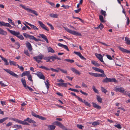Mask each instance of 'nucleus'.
Returning <instances> with one entry per match:
<instances>
[{
    "mask_svg": "<svg viewBox=\"0 0 130 130\" xmlns=\"http://www.w3.org/2000/svg\"><path fill=\"white\" fill-rule=\"evenodd\" d=\"M19 6L20 7H21L22 8L27 10V11L33 13L36 15H38V14L34 10H32L31 9L27 8L26 6H25L22 4H20Z\"/></svg>",
    "mask_w": 130,
    "mask_h": 130,
    "instance_id": "1",
    "label": "nucleus"
},
{
    "mask_svg": "<svg viewBox=\"0 0 130 130\" xmlns=\"http://www.w3.org/2000/svg\"><path fill=\"white\" fill-rule=\"evenodd\" d=\"M65 29L69 33L71 34L72 35L76 36H82L81 34L79 32H78L74 31L72 30L69 29L67 27H64Z\"/></svg>",
    "mask_w": 130,
    "mask_h": 130,
    "instance_id": "2",
    "label": "nucleus"
},
{
    "mask_svg": "<svg viewBox=\"0 0 130 130\" xmlns=\"http://www.w3.org/2000/svg\"><path fill=\"white\" fill-rule=\"evenodd\" d=\"M44 56L42 54H39L37 56H35L33 57V58L38 63L40 62H42V61L41 60L43 59Z\"/></svg>",
    "mask_w": 130,
    "mask_h": 130,
    "instance_id": "3",
    "label": "nucleus"
},
{
    "mask_svg": "<svg viewBox=\"0 0 130 130\" xmlns=\"http://www.w3.org/2000/svg\"><path fill=\"white\" fill-rule=\"evenodd\" d=\"M58 82H61L62 83H57V85L59 86L64 87H67V83H63L64 82V81L62 79H57Z\"/></svg>",
    "mask_w": 130,
    "mask_h": 130,
    "instance_id": "4",
    "label": "nucleus"
},
{
    "mask_svg": "<svg viewBox=\"0 0 130 130\" xmlns=\"http://www.w3.org/2000/svg\"><path fill=\"white\" fill-rule=\"evenodd\" d=\"M116 81V79L114 78H109L107 77L105 79H104L102 81V82L103 83H108V82H115Z\"/></svg>",
    "mask_w": 130,
    "mask_h": 130,
    "instance_id": "5",
    "label": "nucleus"
},
{
    "mask_svg": "<svg viewBox=\"0 0 130 130\" xmlns=\"http://www.w3.org/2000/svg\"><path fill=\"white\" fill-rule=\"evenodd\" d=\"M4 70L7 73L14 77L17 78L18 77V75H17L14 72H13L12 71H11L10 70L8 69H4Z\"/></svg>",
    "mask_w": 130,
    "mask_h": 130,
    "instance_id": "6",
    "label": "nucleus"
},
{
    "mask_svg": "<svg viewBox=\"0 0 130 130\" xmlns=\"http://www.w3.org/2000/svg\"><path fill=\"white\" fill-rule=\"evenodd\" d=\"M34 74L37 75L38 77L40 79L45 80V77L43 74L41 72L38 71L36 73H34Z\"/></svg>",
    "mask_w": 130,
    "mask_h": 130,
    "instance_id": "7",
    "label": "nucleus"
},
{
    "mask_svg": "<svg viewBox=\"0 0 130 130\" xmlns=\"http://www.w3.org/2000/svg\"><path fill=\"white\" fill-rule=\"evenodd\" d=\"M38 23L40 27L43 29L47 31H49L48 28L42 22L39 21H38Z\"/></svg>",
    "mask_w": 130,
    "mask_h": 130,
    "instance_id": "8",
    "label": "nucleus"
},
{
    "mask_svg": "<svg viewBox=\"0 0 130 130\" xmlns=\"http://www.w3.org/2000/svg\"><path fill=\"white\" fill-rule=\"evenodd\" d=\"M54 124L57 125L59 126L61 128L63 129L64 130H68L67 128H66L61 123L58 121H55L54 123Z\"/></svg>",
    "mask_w": 130,
    "mask_h": 130,
    "instance_id": "9",
    "label": "nucleus"
},
{
    "mask_svg": "<svg viewBox=\"0 0 130 130\" xmlns=\"http://www.w3.org/2000/svg\"><path fill=\"white\" fill-rule=\"evenodd\" d=\"M31 114L34 117L37 118H38L40 119L41 120H46V118H45L41 116L37 115L34 112H32Z\"/></svg>",
    "mask_w": 130,
    "mask_h": 130,
    "instance_id": "10",
    "label": "nucleus"
},
{
    "mask_svg": "<svg viewBox=\"0 0 130 130\" xmlns=\"http://www.w3.org/2000/svg\"><path fill=\"white\" fill-rule=\"evenodd\" d=\"M13 35L16 36L21 40H23L24 39V37L22 35H21L19 32L15 31Z\"/></svg>",
    "mask_w": 130,
    "mask_h": 130,
    "instance_id": "11",
    "label": "nucleus"
},
{
    "mask_svg": "<svg viewBox=\"0 0 130 130\" xmlns=\"http://www.w3.org/2000/svg\"><path fill=\"white\" fill-rule=\"evenodd\" d=\"M95 55L96 57L101 61L104 63V62L103 60V56L100 54L95 53Z\"/></svg>",
    "mask_w": 130,
    "mask_h": 130,
    "instance_id": "12",
    "label": "nucleus"
},
{
    "mask_svg": "<svg viewBox=\"0 0 130 130\" xmlns=\"http://www.w3.org/2000/svg\"><path fill=\"white\" fill-rule=\"evenodd\" d=\"M114 90L117 92H120L121 93H123L124 91V89L122 87H115L114 88Z\"/></svg>",
    "mask_w": 130,
    "mask_h": 130,
    "instance_id": "13",
    "label": "nucleus"
},
{
    "mask_svg": "<svg viewBox=\"0 0 130 130\" xmlns=\"http://www.w3.org/2000/svg\"><path fill=\"white\" fill-rule=\"evenodd\" d=\"M0 26L2 27L3 26L4 27H10L11 26V25L8 23H5L3 21H0Z\"/></svg>",
    "mask_w": 130,
    "mask_h": 130,
    "instance_id": "14",
    "label": "nucleus"
},
{
    "mask_svg": "<svg viewBox=\"0 0 130 130\" xmlns=\"http://www.w3.org/2000/svg\"><path fill=\"white\" fill-rule=\"evenodd\" d=\"M25 44L27 48L29 51H31L32 50V47L30 43L28 42H27Z\"/></svg>",
    "mask_w": 130,
    "mask_h": 130,
    "instance_id": "15",
    "label": "nucleus"
},
{
    "mask_svg": "<svg viewBox=\"0 0 130 130\" xmlns=\"http://www.w3.org/2000/svg\"><path fill=\"white\" fill-rule=\"evenodd\" d=\"M79 101L82 103H84L85 105L89 107H90L91 106V105L90 103H89L88 102L86 101L85 100H83L81 98H80Z\"/></svg>",
    "mask_w": 130,
    "mask_h": 130,
    "instance_id": "16",
    "label": "nucleus"
},
{
    "mask_svg": "<svg viewBox=\"0 0 130 130\" xmlns=\"http://www.w3.org/2000/svg\"><path fill=\"white\" fill-rule=\"evenodd\" d=\"M118 48L119 50L124 53H127L130 54V51L128 50H127L125 49L124 48L121 47L120 46L118 47Z\"/></svg>",
    "mask_w": 130,
    "mask_h": 130,
    "instance_id": "17",
    "label": "nucleus"
},
{
    "mask_svg": "<svg viewBox=\"0 0 130 130\" xmlns=\"http://www.w3.org/2000/svg\"><path fill=\"white\" fill-rule=\"evenodd\" d=\"M40 36L45 41L46 43H48V41L47 39V37L43 34H40Z\"/></svg>",
    "mask_w": 130,
    "mask_h": 130,
    "instance_id": "18",
    "label": "nucleus"
},
{
    "mask_svg": "<svg viewBox=\"0 0 130 130\" xmlns=\"http://www.w3.org/2000/svg\"><path fill=\"white\" fill-rule=\"evenodd\" d=\"M26 120V119H25L23 121H22L21 120H19V123L21 124H22L23 125H29V124L26 121H27Z\"/></svg>",
    "mask_w": 130,
    "mask_h": 130,
    "instance_id": "19",
    "label": "nucleus"
},
{
    "mask_svg": "<svg viewBox=\"0 0 130 130\" xmlns=\"http://www.w3.org/2000/svg\"><path fill=\"white\" fill-rule=\"evenodd\" d=\"M71 69L73 72L75 73L76 74L79 75L80 74L79 72L74 68L71 67Z\"/></svg>",
    "mask_w": 130,
    "mask_h": 130,
    "instance_id": "20",
    "label": "nucleus"
},
{
    "mask_svg": "<svg viewBox=\"0 0 130 130\" xmlns=\"http://www.w3.org/2000/svg\"><path fill=\"white\" fill-rule=\"evenodd\" d=\"M28 38H29L30 39L33 40L36 42H38L39 40V39H37L33 36L29 35Z\"/></svg>",
    "mask_w": 130,
    "mask_h": 130,
    "instance_id": "21",
    "label": "nucleus"
},
{
    "mask_svg": "<svg viewBox=\"0 0 130 130\" xmlns=\"http://www.w3.org/2000/svg\"><path fill=\"white\" fill-rule=\"evenodd\" d=\"M7 34V32L1 28H0V34L4 35H6Z\"/></svg>",
    "mask_w": 130,
    "mask_h": 130,
    "instance_id": "22",
    "label": "nucleus"
},
{
    "mask_svg": "<svg viewBox=\"0 0 130 130\" xmlns=\"http://www.w3.org/2000/svg\"><path fill=\"white\" fill-rule=\"evenodd\" d=\"M92 69L96 71L99 72L101 73L104 72L103 70L98 68L96 67H93Z\"/></svg>",
    "mask_w": 130,
    "mask_h": 130,
    "instance_id": "23",
    "label": "nucleus"
},
{
    "mask_svg": "<svg viewBox=\"0 0 130 130\" xmlns=\"http://www.w3.org/2000/svg\"><path fill=\"white\" fill-rule=\"evenodd\" d=\"M28 122L30 123H32L33 124L35 123L36 122L32 120L29 118H27L26 119V120Z\"/></svg>",
    "mask_w": 130,
    "mask_h": 130,
    "instance_id": "24",
    "label": "nucleus"
},
{
    "mask_svg": "<svg viewBox=\"0 0 130 130\" xmlns=\"http://www.w3.org/2000/svg\"><path fill=\"white\" fill-rule=\"evenodd\" d=\"M21 82L24 87L25 88L27 86L26 85L25 80L23 78L21 79Z\"/></svg>",
    "mask_w": 130,
    "mask_h": 130,
    "instance_id": "25",
    "label": "nucleus"
},
{
    "mask_svg": "<svg viewBox=\"0 0 130 130\" xmlns=\"http://www.w3.org/2000/svg\"><path fill=\"white\" fill-rule=\"evenodd\" d=\"M92 104L94 107L99 109H100L101 108V107L95 103L92 102Z\"/></svg>",
    "mask_w": 130,
    "mask_h": 130,
    "instance_id": "26",
    "label": "nucleus"
},
{
    "mask_svg": "<svg viewBox=\"0 0 130 130\" xmlns=\"http://www.w3.org/2000/svg\"><path fill=\"white\" fill-rule=\"evenodd\" d=\"M49 130H52L54 129L56 126L54 125H51L47 126Z\"/></svg>",
    "mask_w": 130,
    "mask_h": 130,
    "instance_id": "27",
    "label": "nucleus"
},
{
    "mask_svg": "<svg viewBox=\"0 0 130 130\" xmlns=\"http://www.w3.org/2000/svg\"><path fill=\"white\" fill-rule=\"evenodd\" d=\"M91 63L96 67L99 66H100V64L97 62L96 61L94 60H92L91 61Z\"/></svg>",
    "mask_w": 130,
    "mask_h": 130,
    "instance_id": "28",
    "label": "nucleus"
},
{
    "mask_svg": "<svg viewBox=\"0 0 130 130\" xmlns=\"http://www.w3.org/2000/svg\"><path fill=\"white\" fill-rule=\"evenodd\" d=\"M102 74L97 73V77H105L106 75L104 74V72L103 73H101Z\"/></svg>",
    "mask_w": 130,
    "mask_h": 130,
    "instance_id": "29",
    "label": "nucleus"
},
{
    "mask_svg": "<svg viewBox=\"0 0 130 130\" xmlns=\"http://www.w3.org/2000/svg\"><path fill=\"white\" fill-rule=\"evenodd\" d=\"M49 15L52 18H57L58 15L56 14L51 13Z\"/></svg>",
    "mask_w": 130,
    "mask_h": 130,
    "instance_id": "30",
    "label": "nucleus"
},
{
    "mask_svg": "<svg viewBox=\"0 0 130 130\" xmlns=\"http://www.w3.org/2000/svg\"><path fill=\"white\" fill-rule=\"evenodd\" d=\"M57 69H59V70H60L62 72L66 74H67V71L66 70H64L62 69L59 68H57Z\"/></svg>",
    "mask_w": 130,
    "mask_h": 130,
    "instance_id": "31",
    "label": "nucleus"
},
{
    "mask_svg": "<svg viewBox=\"0 0 130 130\" xmlns=\"http://www.w3.org/2000/svg\"><path fill=\"white\" fill-rule=\"evenodd\" d=\"M50 56L46 57H43V59L44 60H46L47 62H51V61L50 60Z\"/></svg>",
    "mask_w": 130,
    "mask_h": 130,
    "instance_id": "32",
    "label": "nucleus"
},
{
    "mask_svg": "<svg viewBox=\"0 0 130 130\" xmlns=\"http://www.w3.org/2000/svg\"><path fill=\"white\" fill-rule=\"evenodd\" d=\"M2 60H3L5 63V64L6 65H8L9 64V63L8 62L6 58L4 57H2Z\"/></svg>",
    "mask_w": 130,
    "mask_h": 130,
    "instance_id": "33",
    "label": "nucleus"
},
{
    "mask_svg": "<svg viewBox=\"0 0 130 130\" xmlns=\"http://www.w3.org/2000/svg\"><path fill=\"white\" fill-rule=\"evenodd\" d=\"M2 60H3L5 63V64L6 65H8L9 64V63L8 62L6 58L4 57H2Z\"/></svg>",
    "mask_w": 130,
    "mask_h": 130,
    "instance_id": "34",
    "label": "nucleus"
},
{
    "mask_svg": "<svg viewBox=\"0 0 130 130\" xmlns=\"http://www.w3.org/2000/svg\"><path fill=\"white\" fill-rule=\"evenodd\" d=\"M2 60H3L5 63V64L6 65H8L9 64V63L8 62L6 58L4 57H2Z\"/></svg>",
    "mask_w": 130,
    "mask_h": 130,
    "instance_id": "35",
    "label": "nucleus"
},
{
    "mask_svg": "<svg viewBox=\"0 0 130 130\" xmlns=\"http://www.w3.org/2000/svg\"><path fill=\"white\" fill-rule=\"evenodd\" d=\"M30 26L31 28L33 29L34 30H38V28H37L36 26L34 25L31 24Z\"/></svg>",
    "mask_w": 130,
    "mask_h": 130,
    "instance_id": "36",
    "label": "nucleus"
},
{
    "mask_svg": "<svg viewBox=\"0 0 130 130\" xmlns=\"http://www.w3.org/2000/svg\"><path fill=\"white\" fill-rule=\"evenodd\" d=\"M48 51L49 52H51L52 53H54L55 52L54 51L51 47H49L47 48Z\"/></svg>",
    "mask_w": 130,
    "mask_h": 130,
    "instance_id": "37",
    "label": "nucleus"
},
{
    "mask_svg": "<svg viewBox=\"0 0 130 130\" xmlns=\"http://www.w3.org/2000/svg\"><path fill=\"white\" fill-rule=\"evenodd\" d=\"M48 81V79H47L46 82H44L46 86V87L47 89H49L50 85Z\"/></svg>",
    "mask_w": 130,
    "mask_h": 130,
    "instance_id": "38",
    "label": "nucleus"
},
{
    "mask_svg": "<svg viewBox=\"0 0 130 130\" xmlns=\"http://www.w3.org/2000/svg\"><path fill=\"white\" fill-rule=\"evenodd\" d=\"M70 94H72V95L75 96V98H77L78 101L79 100H80V98H81L80 97H79V96H77L76 94H75L74 93H73V92H71L70 93Z\"/></svg>",
    "mask_w": 130,
    "mask_h": 130,
    "instance_id": "39",
    "label": "nucleus"
},
{
    "mask_svg": "<svg viewBox=\"0 0 130 130\" xmlns=\"http://www.w3.org/2000/svg\"><path fill=\"white\" fill-rule=\"evenodd\" d=\"M96 98L99 102L100 103H101L102 102V99L100 96L97 95Z\"/></svg>",
    "mask_w": 130,
    "mask_h": 130,
    "instance_id": "40",
    "label": "nucleus"
},
{
    "mask_svg": "<svg viewBox=\"0 0 130 130\" xmlns=\"http://www.w3.org/2000/svg\"><path fill=\"white\" fill-rule=\"evenodd\" d=\"M8 20L9 22L13 26H15L14 23L12 22V21L11 19L9 18H8Z\"/></svg>",
    "mask_w": 130,
    "mask_h": 130,
    "instance_id": "41",
    "label": "nucleus"
},
{
    "mask_svg": "<svg viewBox=\"0 0 130 130\" xmlns=\"http://www.w3.org/2000/svg\"><path fill=\"white\" fill-rule=\"evenodd\" d=\"M9 63L10 65H13L14 66H17V64H16V63L14 61H12L11 60H9Z\"/></svg>",
    "mask_w": 130,
    "mask_h": 130,
    "instance_id": "42",
    "label": "nucleus"
},
{
    "mask_svg": "<svg viewBox=\"0 0 130 130\" xmlns=\"http://www.w3.org/2000/svg\"><path fill=\"white\" fill-rule=\"evenodd\" d=\"M125 40L126 41V43L127 44L130 45V40H129L128 38L125 37Z\"/></svg>",
    "mask_w": 130,
    "mask_h": 130,
    "instance_id": "43",
    "label": "nucleus"
},
{
    "mask_svg": "<svg viewBox=\"0 0 130 130\" xmlns=\"http://www.w3.org/2000/svg\"><path fill=\"white\" fill-rule=\"evenodd\" d=\"M8 118V117L4 118L0 120V123H3Z\"/></svg>",
    "mask_w": 130,
    "mask_h": 130,
    "instance_id": "44",
    "label": "nucleus"
},
{
    "mask_svg": "<svg viewBox=\"0 0 130 130\" xmlns=\"http://www.w3.org/2000/svg\"><path fill=\"white\" fill-rule=\"evenodd\" d=\"M39 68L43 69H44V70H50V69L46 67H45L43 66H40L39 67Z\"/></svg>",
    "mask_w": 130,
    "mask_h": 130,
    "instance_id": "45",
    "label": "nucleus"
},
{
    "mask_svg": "<svg viewBox=\"0 0 130 130\" xmlns=\"http://www.w3.org/2000/svg\"><path fill=\"white\" fill-rule=\"evenodd\" d=\"M97 73L92 72H89V74L92 76L97 77Z\"/></svg>",
    "mask_w": 130,
    "mask_h": 130,
    "instance_id": "46",
    "label": "nucleus"
},
{
    "mask_svg": "<svg viewBox=\"0 0 130 130\" xmlns=\"http://www.w3.org/2000/svg\"><path fill=\"white\" fill-rule=\"evenodd\" d=\"M10 120H13L15 121L16 122L19 123V120L17 119L14 118H11L10 119Z\"/></svg>",
    "mask_w": 130,
    "mask_h": 130,
    "instance_id": "47",
    "label": "nucleus"
},
{
    "mask_svg": "<svg viewBox=\"0 0 130 130\" xmlns=\"http://www.w3.org/2000/svg\"><path fill=\"white\" fill-rule=\"evenodd\" d=\"M65 61L71 63H73L74 62V60L73 59H65L64 60V61Z\"/></svg>",
    "mask_w": 130,
    "mask_h": 130,
    "instance_id": "48",
    "label": "nucleus"
},
{
    "mask_svg": "<svg viewBox=\"0 0 130 130\" xmlns=\"http://www.w3.org/2000/svg\"><path fill=\"white\" fill-rule=\"evenodd\" d=\"M28 79V80L31 82H32L33 80L32 79V76L30 74L29 75H28L27 76Z\"/></svg>",
    "mask_w": 130,
    "mask_h": 130,
    "instance_id": "49",
    "label": "nucleus"
},
{
    "mask_svg": "<svg viewBox=\"0 0 130 130\" xmlns=\"http://www.w3.org/2000/svg\"><path fill=\"white\" fill-rule=\"evenodd\" d=\"M99 19L101 22H104L103 18V16L102 15H100L99 16Z\"/></svg>",
    "mask_w": 130,
    "mask_h": 130,
    "instance_id": "50",
    "label": "nucleus"
},
{
    "mask_svg": "<svg viewBox=\"0 0 130 130\" xmlns=\"http://www.w3.org/2000/svg\"><path fill=\"white\" fill-rule=\"evenodd\" d=\"M92 89L95 92L97 93H99V92L96 89L94 86H93L92 87Z\"/></svg>",
    "mask_w": 130,
    "mask_h": 130,
    "instance_id": "51",
    "label": "nucleus"
},
{
    "mask_svg": "<svg viewBox=\"0 0 130 130\" xmlns=\"http://www.w3.org/2000/svg\"><path fill=\"white\" fill-rule=\"evenodd\" d=\"M24 53L28 56H30V54L29 53L28 51L27 50H25L24 51Z\"/></svg>",
    "mask_w": 130,
    "mask_h": 130,
    "instance_id": "52",
    "label": "nucleus"
},
{
    "mask_svg": "<svg viewBox=\"0 0 130 130\" xmlns=\"http://www.w3.org/2000/svg\"><path fill=\"white\" fill-rule=\"evenodd\" d=\"M50 70H51L52 71L56 72H58L59 71V69H56L53 68L50 69Z\"/></svg>",
    "mask_w": 130,
    "mask_h": 130,
    "instance_id": "53",
    "label": "nucleus"
},
{
    "mask_svg": "<svg viewBox=\"0 0 130 130\" xmlns=\"http://www.w3.org/2000/svg\"><path fill=\"white\" fill-rule=\"evenodd\" d=\"M99 123L98 121H95L92 123V124L94 126L97 125H99Z\"/></svg>",
    "mask_w": 130,
    "mask_h": 130,
    "instance_id": "54",
    "label": "nucleus"
},
{
    "mask_svg": "<svg viewBox=\"0 0 130 130\" xmlns=\"http://www.w3.org/2000/svg\"><path fill=\"white\" fill-rule=\"evenodd\" d=\"M77 126L79 129H83V127H84V126L80 124H77Z\"/></svg>",
    "mask_w": 130,
    "mask_h": 130,
    "instance_id": "55",
    "label": "nucleus"
},
{
    "mask_svg": "<svg viewBox=\"0 0 130 130\" xmlns=\"http://www.w3.org/2000/svg\"><path fill=\"white\" fill-rule=\"evenodd\" d=\"M17 66H18V68H19L20 70L22 71H23L24 68L22 66H19L18 64H17Z\"/></svg>",
    "mask_w": 130,
    "mask_h": 130,
    "instance_id": "56",
    "label": "nucleus"
},
{
    "mask_svg": "<svg viewBox=\"0 0 130 130\" xmlns=\"http://www.w3.org/2000/svg\"><path fill=\"white\" fill-rule=\"evenodd\" d=\"M114 126L119 129L121 128V127L119 124H116L115 125H114Z\"/></svg>",
    "mask_w": 130,
    "mask_h": 130,
    "instance_id": "57",
    "label": "nucleus"
},
{
    "mask_svg": "<svg viewBox=\"0 0 130 130\" xmlns=\"http://www.w3.org/2000/svg\"><path fill=\"white\" fill-rule=\"evenodd\" d=\"M6 29L7 30L9 31L11 34H12L13 35L14 33L15 32V31L14 30H10L8 28H7Z\"/></svg>",
    "mask_w": 130,
    "mask_h": 130,
    "instance_id": "58",
    "label": "nucleus"
},
{
    "mask_svg": "<svg viewBox=\"0 0 130 130\" xmlns=\"http://www.w3.org/2000/svg\"><path fill=\"white\" fill-rule=\"evenodd\" d=\"M101 91L102 92L105 93H106L107 91L105 89L102 87H101Z\"/></svg>",
    "mask_w": 130,
    "mask_h": 130,
    "instance_id": "59",
    "label": "nucleus"
},
{
    "mask_svg": "<svg viewBox=\"0 0 130 130\" xmlns=\"http://www.w3.org/2000/svg\"><path fill=\"white\" fill-rule=\"evenodd\" d=\"M101 14L103 15L104 17H105L106 16V12L105 11H104L102 10H101Z\"/></svg>",
    "mask_w": 130,
    "mask_h": 130,
    "instance_id": "60",
    "label": "nucleus"
},
{
    "mask_svg": "<svg viewBox=\"0 0 130 130\" xmlns=\"http://www.w3.org/2000/svg\"><path fill=\"white\" fill-rule=\"evenodd\" d=\"M15 44L16 45H17V49H19V48L20 46V44L18 42H16L15 43Z\"/></svg>",
    "mask_w": 130,
    "mask_h": 130,
    "instance_id": "61",
    "label": "nucleus"
},
{
    "mask_svg": "<svg viewBox=\"0 0 130 130\" xmlns=\"http://www.w3.org/2000/svg\"><path fill=\"white\" fill-rule=\"evenodd\" d=\"M98 27H99V28L101 30L104 27V26L102 24L100 23V25L98 26Z\"/></svg>",
    "mask_w": 130,
    "mask_h": 130,
    "instance_id": "62",
    "label": "nucleus"
},
{
    "mask_svg": "<svg viewBox=\"0 0 130 130\" xmlns=\"http://www.w3.org/2000/svg\"><path fill=\"white\" fill-rule=\"evenodd\" d=\"M25 88L26 89H28L31 91H34V90L32 89L28 86H27Z\"/></svg>",
    "mask_w": 130,
    "mask_h": 130,
    "instance_id": "63",
    "label": "nucleus"
},
{
    "mask_svg": "<svg viewBox=\"0 0 130 130\" xmlns=\"http://www.w3.org/2000/svg\"><path fill=\"white\" fill-rule=\"evenodd\" d=\"M69 90H70L72 91H74V92H79L78 90L76 89H72L71 88H70L69 89Z\"/></svg>",
    "mask_w": 130,
    "mask_h": 130,
    "instance_id": "64",
    "label": "nucleus"
}]
</instances>
